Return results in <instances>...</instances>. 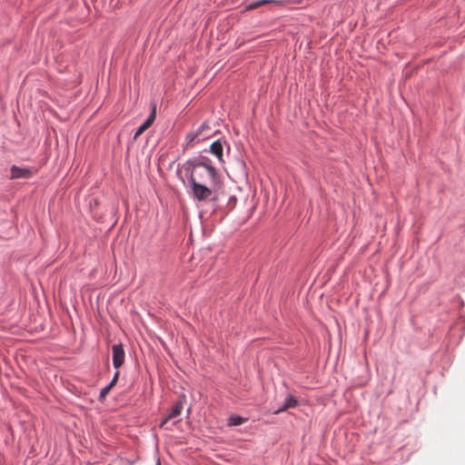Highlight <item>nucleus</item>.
Segmentation results:
<instances>
[{"label":"nucleus","instance_id":"obj_1","mask_svg":"<svg viewBox=\"0 0 465 465\" xmlns=\"http://www.w3.org/2000/svg\"><path fill=\"white\" fill-rule=\"evenodd\" d=\"M189 164L190 184L193 199L197 202L216 203L219 200L222 182L217 171L211 165L210 160L203 158L202 161Z\"/></svg>","mask_w":465,"mask_h":465},{"label":"nucleus","instance_id":"obj_2","mask_svg":"<svg viewBox=\"0 0 465 465\" xmlns=\"http://www.w3.org/2000/svg\"><path fill=\"white\" fill-rule=\"evenodd\" d=\"M206 129H209V126L206 123H203L196 131L188 133L185 138L186 145L189 146L194 142H199L200 140L207 138L206 135H203V132Z\"/></svg>","mask_w":465,"mask_h":465},{"label":"nucleus","instance_id":"obj_3","mask_svg":"<svg viewBox=\"0 0 465 465\" xmlns=\"http://www.w3.org/2000/svg\"><path fill=\"white\" fill-rule=\"evenodd\" d=\"M113 365L115 369H119L124 362L125 353L121 343L112 346Z\"/></svg>","mask_w":465,"mask_h":465},{"label":"nucleus","instance_id":"obj_4","mask_svg":"<svg viewBox=\"0 0 465 465\" xmlns=\"http://www.w3.org/2000/svg\"><path fill=\"white\" fill-rule=\"evenodd\" d=\"M156 116V104H153L152 112L146 121L136 130L134 139H137L143 132H145L154 122Z\"/></svg>","mask_w":465,"mask_h":465},{"label":"nucleus","instance_id":"obj_5","mask_svg":"<svg viewBox=\"0 0 465 465\" xmlns=\"http://www.w3.org/2000/svg\"><path fill=\"white\" fill-rule=\"evenodd\" d=\"M10 173H11V176H10L11 179H20V178L27 179L33 175L34 171L32 168H21L16 165H13L10 169Z\"/></svg>","mask_w":465,"mask_h":465},{"label":"nucleus","instance_id":"obj_6","mask_svg":"<svg viewBox=\"0 0 465 465\" xmlns=\"http://www.w3.org/2000/svg\"><path fill=\"white\" fill-rule=\"evenodd\" d=\"M182 410H183L182 401L176 402L175 405L171 410L170 413L167 415V417L161 422L160 428L168 429V427H167L168 421L172 419L178 417L181 414Z\"/></svg>","mask_w":465,"mask_h":465},{"label":"nucleus","instance_id":"obj_7","mask_svg":"<svg viewBox=\"0 0 465 465\" xmlns=\"http://www.w3.org/2000/svg\"><path fill=\"white\" fill-rule=\"evenodd\" d=\"M223 147L220 141H216L213 143L210 146V153L216 156L220 162H223Z\"/></svg>","mask_w":465,"mask_h":465},{"label":"nucleus","instance_id":"obj_8","mask_svg":"<svg viewBox=\"0 0 465 465\" xmlns=\"http://www.w3.org/2000/svg\"><path fill=\"white\" fill-rule=\"evenodd\" d=\"M296 405H297V400L293 396L289 395L286 398L283 406L281 407L280 409H278L277 411H275L274 413L279 414L288 409L294 408Z\"/></svg>","mask_w":465,"mask_h":465},{"label":"nucleus","instance_id":"obj_9","mask_svg":"<svg viewBox=\"0 0 465 465\" xmlns=\"http://www.w3.org/2000/svg\"><path fill=\"white\" fill-rule=\"evenodd\" d=\"M118 378H119V371H117L114 373V376L113 380L111 381V382L107 386H105L104 388L102 389V391L100 392L101 398H104L109 393V391L112 390V388L116 384Z\"/></svg>","mask_w":465,"mask_h":465},{"label":"nucleus","instance_id":"obj_10","mask_svg":"<svg viewBox=\"0 0 465 465\" xmlns=\"http://www.w3.org/2000/svg\"><path fill=\"white\" fill-rule=\"evenodd\" d=\"M247 420V419H244L241 416H236V415H233V416H231L228 420V425L232 427V426H238V425H241L242 424L243 422H245Z\"/></svg>","mask_w":465,"mask_h":465},{"label":"nucleus","instance_id":"obj_11","mask_svg":"<svg viewBox=\"0 0 465 465\" xmlns=\"http://www.w3.org/2000/svg\"><path fill=\"white\" fill-rule=\"evenodd\" d=\"M269 3H272V0H260V1H256V2H253V3H251L250 5H248V6L246 7V10H253V9L258 8L259 6L262 5L269 4Z\"/></svg>","mask_w":465,"mask_h":465},{"label":"nucleus","instance_id":"obj_12","mask_svg":"<svg viewBox=\"0 0 465 465\" xmlns=\"http://www.w3.org/2000/svg\"><path fill=\"white\" fill-rule=\"evenodd\" d=\"M156 465H161V462L158 460V461H157V463H156Z\"/></svg>","mask_w":465,"mask_h":465}]
</instances>
